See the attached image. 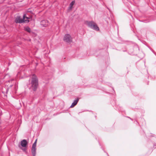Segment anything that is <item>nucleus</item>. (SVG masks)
<instances>
[{
    "instance_id": "f257e3e1",
    "label": "nucleus",
    "mask_w": 156,
    "mask_h": 156,
    "mask_svg": "<svg viewBox=\"0 0 156 156\" xmlns=\"http://www.w3.org/2000/svg\"><path fill=\"white\" fill-rule=\"evenodd\" d=\"M30 84L31 87L34 91H36L38 86V80L37 76L35 74L31 76Z\"/></svg>"
},
{
    "instance_id": "f03ea898",
    "label": "nucleus",
    "mask_w": 156,
    "mask_h": 156,
    "mask_svg": "<svg viewBox=\"0 0 156 156\" xmlns=\"http://www.w3.org/2000/svg\"><path fill=\"white\" fill-rule=\"evenodd\" d=\"M30 18L29 17H26V15L24 14L23 16V19H21L19 16H17L15 20V22L16 23H28L29 22L28 20Z\"/></svg>"
},
{
    "instance_id": "7ed1b4c3",
    "label": "nucleus",
    "mask_w": 156,
    "mask_h": 156,
    "mask_svg": "<svg viewBox=\"0 0 156 156\" xmlns=\"http://www.w3.org/2000/svg\"><path fill=\"white\" fill-rule=\"evenodd\" d=\"M87 24L88 26L91 28L97 31L99 30V28L94 22L93 21L87 22Z\"/></svg>"
},
{
    "instance_id": "20e7f679",
    "label": "nucleus",
    "mask_w": 156,
    "mask_h": 156,
    "mask_svg": "<svg viewBox=\"0 0 156 156\" xmlns=\"http://www.w3.org/2000/svg\"><path fill=\"white\" fill-rule=\"evenodd\" d=\"M72 38L71 36L68 34L64 35L63 38V41L67 43H70L72 41Z\"/></svg>"
},
{
    "instance_id": "39448f33",
    "label": "nucleus",
    "mask_w": 156,
    "mask_h": 156,
    "mask_svg": "<svg viewBox=\"0 0 156 156\" xmlns=\"http://www.w3.org/2000/svg\"><path fill=\"white\" fill-rule=\"evenodd\" d=\"M41 24L43 27H47L48 25V21L47 20H43L41 21Z\"/></svg>"
},
{
    "instance_id": "423d86ee",
    "label": "nucleus",
    "mask_w": 156,
    "mask_h": 156,
    "mask_svg": "<svg viewBox=\"0 0 156 156\" xmlns=\"http://www.w3.org/2000/svg\"><path fill=\"white\" fill-rule=\"evenodd\" d=\"M36 146L32 145L31 149V153L33 156H35L36 155Z\"/></svg>"
},
{
    "instance_id": "0eeeda50",
    "label": "nucleus",
    "mask_w": 156,
    "mask_h": 156,
    "mask_svg": "<svg viewBox=\"0 0 156 156\" xmlns=\"http://www.w3.org/2000/svg\"><path fill=\"white\" fill-rule=\"evenodd\" d=\"M27 144V141L26 140H23L21 141V145L22 147H25Z\"/></svg>"
},
{
    "instance_id": "6e6552de",
    "label": "nucleus",
    "mask_w": 156,
    "mask_h": 156,
    "mask_svg": "<svg viewBox=\"0 0 156 156\" xmlns=\"http://www.w3.org/2000/svg\"><path fill=\"white\" fill-rule=\"evenodd\" d=\"M79 100V99L77 98L76 100H75L74 102L72 103L71 105L70 106L71 108H73L77 104Z\"/></svg>"
},
{
    "instance_id": "1a4fd4ad",
    "label": "nucleus",
    "mask_w": 156,
    "mask_h": 156,
    "mask_svg": "<svg viewBox=\"0 0 156 156\" xmlns=\"http://www.w3.org/2000/svg\"><path fill=\"white\" fill-rule=\"evenodd\" d=\"M24 30L25 31H26L29 33H30L31 31V29H30V28L28 27H24Z\"/></svg>"
},
{
    "instance_id": "9d476101",
    "label": "nucleus",
    "mask_w": 156,
    "mask_h": 156,
    "mask_svg": "<svg viewBox=\"0 0 156 156\" xmlns=\"http://www.w3.org/2000/svg\"><path fill=\"white\" fill-rule=\"evenodd\" d=\"M75 3V1H72L71 3L70 4V7H69V9H72L73 7V6L74 5Z\"/></svg>"
},
{
    "instance_id": "9b49d317",
    "label": "nucleus",
    "mask_w": 156,
    "mask_h": 156,
    "mask_svg": "<svg viewBox=\"0 0 156 156\" xmlns=\"http://www.w3.org/2000/svg\"><path fill=\"white\" fill-rule=\"evenodd\" d=\"M37 139H36L34 143L33 144V146H36V144L37 142Z\"/></svg>"
}]
</instances>
